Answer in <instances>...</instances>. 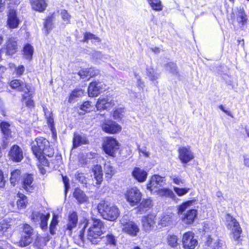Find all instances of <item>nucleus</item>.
I'll return each instance as SVG.
<instances>
[{"label": "nucleus", "instance_id": "38", "mask_svg": "<svg viewBox=\"0 0 249 249\" xmlns=\"http://www.w3.org/2000/svg\"><path fill=\"white\" fill-rule=\"evenodd\" d=\"M146 74L149 79L153 82L156 81L160 77V74L157 72L152 68L146 69Z\"/></svg>", "mask_w": 249, "mask_h": 249}, {"label": "nucleus", "instance_id": "43", "mask_svg": "<svg viewBox=\"0 0 249 249\" xmlns=\"http://www.w3.org/2000/svg\"><path fill=\"white\" fill-rule=\"evenodd\" d=\"M165 69L167 71L171 72L175 76L178 75L177 66L174 63L170 62L167 64L165 65Z\"/></svg>", "mask_w": 249, "mask_h": 249}, {"label": "nucleus", "instance_id": "47", "mask_svg": "<svg viewBox=\"0 0 249 249\" xmlns=\"http://www.w3.org/2000/svg\"><path fill=\"white\" fill-rule=\"evenodd\" d=\"M11 225L5 220H2L0 222V234H2L10 228Z\"/></svg>", "mask_w": 249, "mask_h": 249}, {"label": "nucleus", "instance_id": "2", "mask_svg": "<svg viewBox=\"0 0 249 249\" xmlns=\"http://www.w3.org/2000/svg\"><path fill=\"white\" fill-rule=\"evenodd\" d=\"M32 150L36 159L41 161L45 156L49 157L53 156V150L50 147L49 141L42 137L37 138L32 143Z\"/></svg>", "mask_w": 249, "mask_h": 249}, {"label": "nucleus", "instance_id": "57", "mask_svg": "<svg viewBox=\"0 0 249 249\" xmlns=\"http://www.w3.org/2000/svg\"><path fill=\"white\" fill-rule=\"evenodd\" d=\"M6 180L4 178L3 172L0 170V188H3L5 186Z\"/></svg>", "mask_w": 249, "mask_h": 249}, {"label": "nucleus", "instance_id": "42", "mask_svg": "<svg viewBox=\"0 0 249 249\" xmlns=\"http://www.w3.org/2000/svg\"><path fill=\"white\" fill-rule=\"evenodd\" d=\"M19 199L17 201V206L19 209L25 207L27 203V197L22 194H18Z\"/></svg>", "mask_w": 249, "mask_h": 249}, {"label": "nucleus", "instance_id": "35", "mask_svg": "<svg viewBox=\"0 0 249 249\" xmlns=\"http://www.w3.org/2000/svg\"><path fill=\"white\" fill-rule=\"evenodd\" d=\"M104 171L106 178L108 179H110L115 173V170L110 162H107L105 164Z\"/></svg>", "mask_w": 249, "mask_h": 249}, {"label": "nucleus", "instance_id": "25", "mask_svg": "<svg viewBox=\"0 0 249 249\" xmlns=\"http://www.w3.org/2000/svg\"><path fill=\"white\" fill-rule=\"evenodd\" d=\"M88 143V140L84 135L74 133L73 138V147L76 148L82 144Z\"/></svg>", "mask_w": 249, "mask_h": 249}, {"label": "nucleus", "instance_id": "44", "mask_svg": "<svg viewBox=\"0 0 249 249\" xmlns=\"http://www.w3.org/2000/svg\"><path fill=\"white\" fill-rule=\"evenodd\" d=\"M0 126L3 134L7 138L9 137L11 135L10 124L8 123L2 122L0 123Z\"/></svg>", "mask_w": 249, "mask_h": 249}, {"label": "nucleus", "instance_id": "5", "mask_svg": "<svg viewBox=\"0 0 249 249\" xmlns=\"http://www.w3.org/2000/svg\"><path fill=\"white\" fill-rule=\"evenodd\" d=\"M104 151L107 155L115 157L119 152V144L116 140L112 137H107L103 143Z\"/></svg>", "mask_w": 249, "mask_h": 249}, {"label": "nucleus", "instance_id": "22", "mask_svg": "<svg viewBox=\"0 0 249 249\" xmlns=\"http://www.w3.org/2000/svg\"><path fill=\"white\" fill-rule=\"evenodd\" d=\"M19 23V20L18 18L16 12L14 10L10 11L7 20V25L11 29L17 28Z\"/></svg>", "mask_w": 249, "mask_h": 249}, {"label": "nucleus", "instance_id": "45", "mask_svg": "<svg viewBox=\"0 0 249 249\" xmlns=\"http://www.w3.org/2000/svg\"><path fill=\"white\" fill-rule=\"evenodd\" d=\"M194 200H189L179 205L178 208V213H182L183 212H184L186 210V209L190 207L194 203Z\"/></svg>", "mask_w": 249, "mask_h": 249}, {"label": "nucleus", "instance_id": "51", "mask_svg": "<svg viewBox=\"0 0 249 249\" xmlns=\"http://www.w3.org/2000/svg\"><path fill=\"white\" fill-rule=\"evenodd\" d=\"M80 108L86 112H89L92 110V107L89 102L86 101L81 105Z\"/></svg>", "mask_w": 249, "mask_h": 249}, {"label": "nucleus", "instance_id": "63", "mask_svg": "<svg viewBox=\"0 0 249 249\" xmlns=\"http://www.w3.org/2000/svg\"><path fill=\"white\" fill-rule=\"evenodd\" d=\"M56 229V226H53V225H50L49 231H50V233L52 235H53V234H54L55 233Z\"/></svg>", "mask_w": 249, "mask_h": 249}, {"label": "nucleus", "instance_id": "49", "mask_svg": "<svg viewBox=\"0 0 249 249\" xmlns=\"http://www.w3.org/2000/svg\"><path fill=\"white\" fill-rule=\"evenodd\" d=\"M168 242L169 244L174 247L178 245V239L176 235H169L168 237Z\"/></svg>", "mask_w": 249, "mask_h": 249}, {"label": "nucleus", "instance_id": "19", "mask_svg": "<svg viewBox=\"0 0 249 249\" xmlns=\"http://www.w3.org/2000/svg\"><path fill=\"white\" fill-rule=\"evenodd\" d=\"M11 160L16 162H19L23 159V152L21 149L17 145H14L9 152Z\"/></svg>", "mask_w": 249, "mask_h": 249}, {"label": "nucleus", "instance_id": "15", "mask_svg": "<svg viewBox=\"0 0 249 249\" xmlns=\"http://www.w3.org/2000/svg\"><path fill=\"white\" fill-rule=\"evenodd\" d=\"M10 86L12 88L16 89L20 91H23L27 93L30 96L32 94V91L30 90V88L25 83L19 80H13L10 83Z\"/></svg>", "mask_w": 249, "mask_h": 249}, {"label": "nucleus", "instance_id": "56", "mask_svg": "<svg viewBox=\"0 0 249 249\" xmlns=\"http://www.w3.org/2000/svg\"><path fill=\"white\" fill-rule=\"evenodd\" d=\"M25 68L23 65L19 66L18 68H16L15 71L17 75L18 76L21 75L24 72Z\"/></svg>", "mask_w": 249, "mask_h": 249}, {"label": "nucleus", "instance_id": "7", "mask_svg": "<svg viewBox=\"0 0 249 249\" xmlns=\"http://www.w3.org/2000/svg\"><path fill=\"white\" fill-rule=\"evenodd\" d=\"M78 217L76 212H72L69 213L67 221V224L63 226L65 234L71 235L72 231L78 224Z\"/></svg>", "mask_w": 249, "mask_h": 249}, {"label": "nucleus", "instance_id": "32", "mask_svg": "<svg viewBox=\"0 0 249 249\" xmlns=\"http://www.w3.org/2000/svg\"><path fill=\"white\" fill-rule=\"evenodd\" d=\"M94 178L96 180V183L99 184L103 180V172L102 167L99 165H96L92 169Z\"/></svg>", "mask_w": 249, "mask_h": 249}, {"label": "nucleus", "instance_id": "55", "mask_svg": "<svg viewBox=\"0 0 249 249\" xmlns=\"http://www.w3.org/2000/svg\"><path fill=\"white\" fill-rule=\"evenodd\" d=\"M62 179H63V183H64V186H65V194H66L67 193V191H68L69 189L70 188L69 179L67 177H63V176H62Z\"/></svg>", "mask_w": 249, "mask_h": 249}, {"label": "nucleus", "instance_id": "13", "mask_svg": "<svg viewBox=\"0 0 249 249\" xmlns=\"http://www.w3.org/2000/svg\"><path fill=\"white\" fill-rule=\"evenodd\" d=\"M50 217V214H44L42 213H33L32 215V219L35 221H40V227L42 230H46L48 228V220Z\"/></svg>", "mask_w": 249, "mask_h": 249}, {"label": "nucleus", "instance_id": "52", "mask_svg": "<svg viewBox=\"0 0 249 249\" xmlns=\"http://www.w3.org/2000/svg\"><path fill=\"white\" fill-rule=\"evenodd\" d=\"M170 178L172 179L173 182L177 185H179L180 184H183L185 183V180L182 179L179 177L173 175L172 176H171Z\"/></svg>", "mask_w": 249, "mask_h": 249}, {"label": "nucleus", "instance_id": "34", "mask_svg": "<svg viewBox=\"0 0 249 249\" xmlns=\"http://www.w3.org/2000/svg\"><path fill=\"white\" fill-rule=\"evenodd\" d=\"M148 4L153 10L160 11L163 9V6L160 0H147Z\"/></svg>", "mask_w": 249, "mask_h": 249}, {"label": "nucleus", "instance_id": "4", "mask_svg": "<svg viewBox=\"0 0 249 249\" xmlns=\"http://www.w3.org/2000/svg\"><path fill=\"white\" fill-rule=\"evenodd\" d=\"M123 231L131 236H135L139 232V228L137 224L128 219V216L125 215L120 220Z\"/></svg>", "mask_w": 249, "mask_h": 249}, {"label": "nucleus", "instance_id": "8", "mask_svg": "<svg viewBox=\"0 0 249 249\" xmlns=\"http://www.w3.org/2000/svg\"><path fill=\"white\" fill-rule=\"evenodd\" d=\"M125 197L130 205L135 206L141 201L142 194L137 187H133L127 191Z\"/></svg>", "mask_w": 249, "mask_h": 249}, {"label": "nucleus", "instance_id": "26", "mask_svg": "<svg viewBox=\"0 0 249 249\" xmlns=\"http://www.w3.org/2000/svg\"><path fill=\"white\" fill-rule=\"evenodd\" d=\"M6 44V54L7 55H12L17 52V43L14 38H9Z\"/></svg>", "mask_w": 249, "mask_h": 249}, {"label": "nucleus", "instance_id": "29", "mask_svg": "<svg viewBox=\"0 0 249 249\" xmlns=\"http://www.w3.org/2000/svg\"><path fill=\"white\" fill-rule=\"evenodd\" d=\"M73 195L79 203L86 202L88 200V197L84 192L79 188L75 189Z\"/></svg>", "mask_w": 249, "mask_h": 249}, {"label": "nucleus", "instance_id": "53", "mask_svg": "<svg viewBox=\"0 0 249 249\" xmlns=\"http://www.w3.org/2000/svg\"><path fill=\"white\" fill-rule=\"evenodd\" d=\"M61 17L62 19L65 21H66L67 23H69L71 16L69 15V14L68 13L67 11L65 10H63L61 11Z\"/></svg>", "mask_w": 249, "mask_h": 249}, {"label": "nucleus", "instance_id": "17", "mask_svg": "<svg viewBox=\"0 0 249 249\" xmlns=\"http://www.w3.org/2000/svg\"><path fill=\"white\" fill-rule=\"evenodd\" d=\"M105 85L101 82L91 83L88 88L89 95L90 97L97 96L104 89Z\"/></svg>", "mask_w": 249, "mask_h": 249}, {"label": "nucleus", "instance_id": "23", "mask_svg": "<svg viewBox=\"0 0 249 249\" xmlns=\"http://www.w3.org/2000/svg\"><path fill=\"white\" fill-rule=\"evenodd\" d=\"M197 215V211L195 209H191L188 211L182 217V221L186 224L193 223Z\"/></svg>", "mask_w": 249, "mask_h": 249}, {"label": "nucleus", "instance_id": "41", "mask_svg": "<svg viewBox=\"0 0 249 249\" xmlns=\"http://www.w3.org/2000/svg\"><path fill=\"white\" fill-rule=\"evenodd\" d=\"M92 71V70L91 69H83L78 72V75L80 76V78L82 79L86 78L88 77H91L96 73L95 72L94 74H92L91 72Z\"/></svg>", "mask_w": 249, "mask_h": 249}, {"label": "nucleus", "instance_id": "46", "mask_svg": "<svg viewBox=\"0 0 249 249\" xmlns=\"http://www.w3.org/2000/svg\"><path fill=\"white\" fill-rule=\"evenodd\" d=\"M84 94L83 90L81 89L74 90L70 95L69 101L71 102L74 97H79Z\"/></svg>", "mask_w": 249, "mask_h": 249}, {"label": "nucleus", "instance_id": "1", "mask_svg": "<svg viewBox=\"0 0 249 249\" xmlns=\"http://www.w3.org/2000/svg\"><path fill=\"white\" fill-rule=\"evenodd\" d=\"M89 226L88 231L87 239L92 244H98L100 236L105 230L103 222L100 219L91 218L90 220L84 218L79 224L78 236L81 240H84V232L86 227Z\"/></svg>", "mask_w": 249, "mask_h": 249}, {"label": "nucleus", "instance_id": "9", "mask_svg": "<svg viewBox=\"0 0 249 249\" xmlns=\"http://www.w3.org/2000/svg\"><path fill=\"white\" fill-rule=\"evenodd\" d=\"M23 233L19 244L21 247H26L33 241V229L29 225L25 224L23 226Z\"/></svg>", "mask_w": 249, "mask_h": 249}, {"label": "nucleus", "instance_id": "50", "mask_svg": "<svg viewBox=\"0 0 249 249\" xmlns=\"http://www.w3.org/2000/svg\"><path fill=\"white\" fill-rule=\"evenodd\" d=\"M189 190V188H180L177 187H174V191L179 196H182L185 195L188 192Z\"/></svg>", "mask_w": 249, "mask_h": 249}, {"label": "nucleus", "instance_id": "37", "mask_svg": "<svg viewBox=\"0 0 249 249\" xmlns=\"http://www.w3.org/2000/svg\"><path fill=\"white\" fill-rule=\"evenodd\" d=\"M32 95H33V93L29 96V94H28V93H25V92L22 95V98L21 101L23 103L24 102L26 105V106L29 108H32L34 107V102L31 99L32 98L31 96Z\"/></svg>", "mask_w": 249, "mask_h": 249}, {"label": "nucleus", "instance_id": "40", "mask_svg": "<svg viewBox=\"0 0 249 249\" xmlns=\"http://www.w3.org/2000/svg\"><path fill=\"white\" fill-rule=\"evenodd\" d=\"M89 40H92V42H100L101 39L92 33L87 32L84 34L83 41L85 42H88Z\"/></svg>", "mask_w": 249, "mask_h": 249}, {"label": "nucleus", "instance_id": "30", "mask_svg": "<svg viewBox=\"0 0 249 249\" xmlns=\"http://www.w3.org/2000/svg\"><path fill=\"white\" fill-rule=\"evenodd\" d=\"M31 4L34 10L39 12L43 11L47 6L45 0H32Z\"/></svg>", "mask_w": 249, "mask_h": 249}, {"label": "nucleus", "instance_id": "58", "mask_svg": "<svg viewBox=\"0 0 249 249\" xmlns=\"http://www.w3.org/2000/svg\"><path fill=\"white\" fill-rule=\"evenodd\" d=\"M94 57H95L97 59H99L101 60H104V59H107V57H106L105 56L100 52H95L94 53Z\"/></svg>", "mask_w": 249, "mask_h": 249}, {"label": "nucleus", "instance_id": "61", "mask_svg": "<svg viewBox=\"0 0 249 249\" xmlns=\"http://www.w3.org/2000/svg\"><path fill=\"white\" fill-rule=\"evenodd\" d=\"M58 223V221L57 220V216L56 215H53L50 225L57 226Z\"/></svg>", "mask_w": 249, "mask_h": 249}, {"label": "nucleus", "instance_id": "11", "mask_svg": "<svg viewBox=\"0 0 249 249\" xmlns=\"http://www.w3.org/2000/svg\"><path fill=\"white\" fill-rule=\"evenodd\" d=\"M182 242L183 247L186 249H194L197 244V240L194 238V233L191 231L183 234Z\"/></svg>", "mask_w": 249, "mask_h": 249}, {"label": "nucleus", "instance_id": "24", "mask_svg": "<svg viewBox=\"0 0 249 249\" xmlns=\"http://www.w3.org/2000/svg\"><path fill=\"white\" fill-rule=\"evenodd\" d=\"M133 177L139 182H143L147 178V173L139 167H135L132 173Z\"/></svg>", "mask_w": 249, "mask_h": 249}, {"label": "nucleus", "instance_id": "12", "mask_svg": "<svg viewBox=\"0 0 249 249\" xmlns=\"http://www.w3.org/2000/svg\"><path fill=\"white\" fill-rule=\"evenodd\" d=\"M102 129L107 133L114 134L121 130V126L116 122L111 120H106L102 124Z\"/></svg>", "mask_w": 249, "mask_h": 249}, {"label": "nucleus", "instance_id": "28", "mask_svg": "<svg viewBox=\"0 0 249 249\" xmlns=\"http://www.w3.org/2000/svg\"><path fill=\"white\" fill-rule=\"evenodd\" d=\"M99 240L98 244L102 242L107 245L110 246H115L116 244L117 239L115 236L112 233L107 234L105 236L100 237Z\"/></svg>", "mask_w": 249, "mask_h": 249}, {"label": "nucleus", "instance_id": "31", "mask_svg": "<svg viewBox=\"0 0 249 249\" xmlns=\"http://www.w3.org/2000/svg\"><path fill=\"white\" fill-rule=\"evenodd\" d=\"M155 192L157 193V194L160 196H166L172 198L173 200H175L176 196L173 193V192L168 188L159 189L158 190H155Z\"/></svg>", "mask_w": 249, "mask_h": 249}, {"label": "nucleus", "instance_id": "16", "mask_svg": "<svg viewBox=\"0 0 249 249\" xmlns=\"http://www.w3.org/2000/svg\"><path fill=\"white\" fill-rule=\"evenodd\" d=\"M179 158L183 163H187L194 158L193 152L190 147H182L179 148Z\"/></svg>", "mask_w": 249, "mask_h": 249}, {"label": "nucleus", "instance_id": "64", "mask_svg": "<svg viewBox=\"0 0 249 249\" xmlns=\"http://www.w3.org/2000/svg\"><path fill=\"white\" fill-rule=\"evenodd\" d=\"M43 110L45 113V115L46 116V119L49 118V116L52 117V112H50L49 111L47 110V108H43Z\"/></svg>", "mask_w": 249, "mask_h": 249}, {"label": "nucleus", "instance_id": "48", "mask_svg": "<svg viewBox=\"0 0 249 249\" xmlns=\"http://www.w3.org/2000/svg\"><path fill=\"white\" fill-rule=\"evenodd\" d=\"M44 27L46 30V34H48L49 32L52 29V18L48 17L45 21Z\"/></svg>", "mask_w": 249, "mask_h": 249}, {"label": "nucleus", "instance_id": "36", "mask_svg": "<svg viewBox=\"0 0 249 249\" xmlns=\"http://www.w3.org/2000/svg\"><path fill=\"white\" fill-rule=\"evenodd\" d=\"M23 51L24 57L27 59L31 60L34 52L33 47L27 44L24 46Z\"/></svg>", "mask_w": 249, "mask_h": 249}, {"label": "nucleus", "instance_id": "33", "mask_svg": "<svg viewBox=\"0 0 249 249\" xmlns=\"http://www.w3.org/2000/svg\"><path fill=\"white\" fill-rule=\"evenodd\" d=\"M21 178V171L19 170L16 169L11 172V177L10 178L11 183L15 186L17 183L18 182Z\"/></svg>", "mask_w": 249, "mask_h": 249}, {"label": "nucleus", "instance_id": "21", "mask_svg": "<svg viewBox=\"0 0 249 249\" xmlns=\"http://www.w3.org/2000/svg\"><path fill=\"white\" fill-rule=\"evenodd\" d=\"M235 12L237 22L241 27H243L248 21V17L243 8H237Z\"/></svg>", "mask_w": 249, "mask_h": 249}, {"label": "nucleus", "instance_id": "27", "mask_svg": "<svg viewBox=\"0 0 249 249\" xmlns=\"http://www.w3.org/2000/svg\"><path fill=\"white\" fill-rule=\"evenodd\" d=\"M172 223V216L169 214H163L159 218L158 224L160 227L169 226Z\"/></svg>", "mask_w": 249, "mask_h": 249}, {"label": "nucleus", "instance_id": "62", "mask_svg": "<svg viewBox=\"0 0 249 249\" xmlns=\"http://www.w3.org/2000/svg\"><path fill=\"white\" fill-rule=\"evenodd\" d=\"M244 164L245 166L249 167V157L247 155L243 156Z\"/></svg>", "mask_w": 249, "mask_h": 249}, {"label": "nucleus", "instance_id": "59", "mask_svg": "<svg viewBox=\"0 0 249 249\" xmlns=\"http://www.w3.org/2000/svg\"><path fill=\"white\" fill-rule=\"evenodd\" d=\"M138 150L140 153H142L144 156L146 157H149V153L147 151H146V147H143L141 148L140 146L138 147Z\"/></svg>", "mask_w": 249, "mask_h": 249}, {"label": "nucleus", "instance_id": "6", "mask_svg": "<svg viewBox=\"0 0 249 249\" xmlns=\"http://www.w3.org/2000/svg\"><path fill=\"white\" fill-rule=\"evenodd\" d=\"M226 222L227 228L231 230L234 239L238 240L242 232L239 223L235 218L229 214L226 217Z\"/></svg>", "mask_w": 249, "mask_h": 249}, {"label": "nucleus", "instance_id": "60", "mask_svg": "<svg viewBox=\"0 0 249 249\" xmlns=\"http://www.w3.org/2000/svg\"><path fill=\"white\" fill-rule=\"evenodd\" d=\"M223 243L219 240H217L215 243L213 249H222Z\"/></svg>", "mask_w": 249, "mask_h": 249}, {"label": "nucleus", "instance_id": "20", "mask_svg": "<svg viewBox=\"0 0 249 249\" xmlns=\"http://www.w3.org/2000/svg\"><path fill=\"white\" fill-rule=\"evenodd\" d=\"M34 178L31 174H25L22 177V187L27 192H32L34 190Z\"/></svg>", "mask_w": 249, "mask_h": 249}, {"label": "nucleus", "instance_id": "39", "mask_svg": "<svg viewBox=\"0 0 249 249\" xmlns=\"http://www.w3.org/2000/svg\"><path fill=\"white\" fill-rule=\"evenodd\" d=\"M152 205V201L150 199H143L139 205L138 209L141 213H143L146 211V209L149 208Z\"/></svg>", "mask_w": 249, "mask_h": 249}, {"label": "nucleus", "instance_id": "54", "mask_svg": "<svg viewBox=\"0 0 249 249\" xmlns=\"http://www.w3.org/2000/svg\"><path fill=\"white\" fill-rule=\"evenodd\" d=\"M123 109L122 108L116 109L113 113V117L115 119H119L123 116Z\"/></svg>", "mask_w": 249, "mask_h": 249}, {"label": "nucleus", "instance_id": "10", "mask_svg": "<svg viewBox=\"0 0 249 249\" xmlns=\"http://www.w3.org/2000/svg\"><path fill=\"white\" fill-rule=\"evenodd\" d=\"M165 184V180L164 177L158 175H155L152 177L149 182L147 185V189L151 192L155 191L159 187Z\"/></svg>", "mask_w": 249, "mask_h": 249}, {"label": "nucleus", "instance_id": "14", "mask_svg": "<svg viewBox=\"0 0 249 249\" xmlns=\"http://www.w3.org/2000/svg\"><path fill=\"white\" fill-rule=\"evenodd\" d=\"M115 105V102L111 97L106 96L100 97L96 105L98 110L109 108Z\"/></svg>", "mask_w": 249, "mask_h": 249}, {"label": "nucleus", "instance_id": "18", "mask_svg": "<svg viewBox=\"0 0 249 249\" xmlns=\"http://www.w3.org/2000/svg\"><path fill=\"white\" fill-rule=\"evenodd\" d=\"M156 216L150 214L143 216L142 219V222L143 230L146 231H150L154 228L155 224Z\"/></svg>", "mask_w": 249, "mask_h": 249}, {"label": "nucleus", "instance_id": "3", "mask_svg": "<svg viewBox=\"0 0 249 249\" xmlns=\"http://www.w3.org/2000/svg\"><path fill=\"white\" fill-rule=\"evenodd\" d=\"M97 209L103 217L108 220L114 221L119 215L118 208L107 202L103 201L100 203L98 205Z\"/></svg>", "mask_w": 249, "mask_h": 249}]
</instances>
